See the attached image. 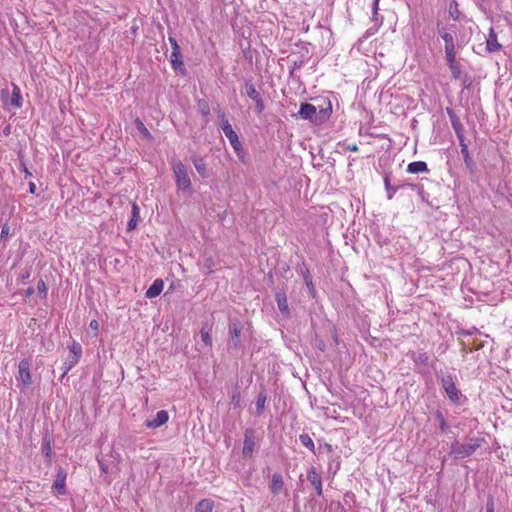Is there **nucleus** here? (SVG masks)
<instances>
[{"mask_svg":"<svg viewBox=\"0 0 512 512\" xmlns=\"http://www.w3.org/2000/svg\"><path fill=\"white\" fill-rule=\"evenodd\" d=\"M331 113L332 105L330 101L326 103L325 107H320L319 109L313 104L302 103L296 116L304 120H309L316 125H320L329 119Z\"/></svg>","mask_w":512,"mask_h":512,"instance_id":"1","label":"nucleus"},{"mask_svg":"<svg viewBox=\"0 0 512 512\" xmlns=\"http://www.w3.org/2000/svg\"><path fill=\"white\" fill-rule=\"evenodd\" d=\"M481 446V439L471 438L466 444L457 441L451 444L450 455L455 459L466 458L472 455Z\"/></svg>","mask_w":512,"mask_h":512,"instance_id":"2","label":"nucleus"},{"mask_svg":"<svg viewBox=\"0 0 512 512\" xmlns=\"http://www.w3.org/2000/svg\"><path fill=\"white\" fill-rule=\"evenodd\" d=\"M219 118L221 119L220 127L224 132L225 136L228 138L231 146L238 153L241 149V143L239 141V137L237 133L233 130L229 120L227 119L224 113L219 114Z\"/></svg>","mask_w":512,"mask_h":512,"instance_id":"3","label":"nucleus"},{"mask_svg":"<svg viewBox=\"0 0 512 512\" xmlns=\"http://www.w3.org/2000/svg\"><path fill=\"white\" fill-rule=\"evenodd\" d=\"M173 171L176 177V185L182 190H189L191 188V181L188 171L181 161L173 163Z\"/></svg>","mask_w":512,"mask_h":512,"instance_id":"4","label":"nucleus"},{"mask_svg":"<svg viewBox=\"0 0 512 512\" xmlns=\"http://www.w3.org/2000/svg\"><path fill=\"white\" fill-rule=\"evenodd\" d=\"M441 385L449 400L453 403H458L460 399V392L457 389L451 374L442 376Z\"/></svg>","mask_w":512,"mask_h":512,"instance_id":"5","label":"nucleus"},{"mask_svg":"<svg viewBox=\"0 0 512 512\" xmlns=\"http://www.w3.org/2000/svg\"><path fill=\"white\" fill-rule=\"evenodd\" d=\"M81 355H82L81 345L77 342H73L72 345L69 346V355H68L66 361L64 362V373L63 374L68 373V371L70 369H72V367H74L78 363Z\"/></svg>","mask_w":512,"mask_h":512,"instance_id":"6","label":"nucleus"},{"mask_svg":"<svg viewBox=\"0 0 512 512\" xmlns=\"http://www.w3.org/2000/svg\"><path fill=\"white\" fill-rule=\"evenodd\" d=\"M1 96L4 104H9L17 108H20L22 106V95L20 92V88L15 84H13V92L11 97L9 96V91L6 89H3L1 91Z\"/></svg>","mask_w":512,"mask_h":512,"instance_id":"7","label":"nucleus"},{"mask_svg":"<svg viewBox=\"0 0 512 512\" xmlns=\"http://www.w3.org/2000/svg\"><path fill=\"white\" fill-rule=\"evenodd\" d=\"M170 62L172 65V68L179 72L182 75L186 74V68L183 62L182 53L180 46L173 47L170 55Z\"/></svg>","mask_w":512,"mask_h":512,"instance_id":"8","label":"nucleus"},{"mask_svg":"<svg viewBox=\"0 0 512 512\" xmlns=\"http://www.w3.org/2000/svg\"><path fill=\"white\" fill-rule=\"evenodd\" d=\"M242 328V324L238 319L234 318L230 320L229 333L231 337V342L235 348L240 347V335L242 332Z\"/></svg>","mask_w":512,"mask_h":512,"instance_id":"9","label":"nucleus"},{"mask_svg":"<svg viewBox=\"0 0 512 512\" xmlns=\"http://www.w3.org/2000/svg\"><path fill=\"white\" fill-rule=\"evenodd\" d=\"M255 448L254 431L247 429L244 433V444L242 454L244 457H251Z\"/></svg>","mask_w":512,"mask_h":512,"instance_id":"10","label":"nucleus"},{"mask_svg":"<svg viewBox=\"0 0 512 512\" xmlns=\"http://www.w3.org/2000/svg\"><path fill=\"white\" fill-rule=\"evenodd\" d=\"M30 366L31 364L27 359H22L18 364L19 379L26 386L32 383Z\"/></svg>","mask_w":512,"mask_h":512,"instance_id":"11","label":"nucleus"},{"mask_svg":"<svg viewBox=\"0 0 512 512\" xmlns=\"http://www.w3.org/2000/svg\"><path fill=\"white\" fill-rule=\"evenodd\" d=\"M307 479L310 481V483L314 486L316 490V494L318 496H321L323 494L322 489V478L320 473L316 470L315 467H311L307 472Z\"/></svg>","mask_w":512,"mask_h":512,"instance_id":"12","label":"nucleus"},{"mask_svg":"<svg viewBox=\"0 0 512 512\" xmlns=\"http://www.w3.org/2000/svg\"><path fill=\"white\" fill-rule=\"evenodd\" d=\"M168 419V412L165 410H160L157 412L154 419L145 421V426L147 428L155 429L165 424L168 421Z\"/></svg>","mask_w":512,"mask_h":512,"instance_id":"13","label":"nucleus"},{"mask_svg":"<svg viewBox=\"0 0 512 512\" xmlns=\"http://www.w3.org/2000/svg\"><path fill=\"white\" fill-rule=\"evenodd\" d=\"M447 113L450 117L451 125L456 133L458 140L465 139L463 132V125L460 122L459 118L456 116L454 111L450 108H447Z\"/></svg>","mask_w":512,"mask_h":512,"instance_id":"14","label":"nucleus"},{"mask_svg":"<svg viewBox=\"0 0 512 512\" xmlns=\"http://www.w3.org/2000/svg\"><path fill=\"white\" fill-rule=\"evenodd\" d=\"M459 146L461 148V154L463 156L466 168L469 171L473 172L474 168H475V163H474L473 159L470 156V153H469V150H468V146H467V144L465 142V139H461L459 141Z\"/></svg>","mask_w":512,"mask_h":512,"instance_id":"15","label":"nucleus"},{"mask_svg":"<svg viewBox=\"0 0 512 512\" xmlns=\"http://www.w3.org/2000/svg\"><path fill=\"white\" fill-rule=\"evenodd\" d=\"M275 300H276V303H277V306H278V309L280 310V312L283 315L289 316L290 310H289L287 296H286L285 292H283V291L276 292Z\"/></svg>","mask_w":512,"mask_h":512,"instance_id":"16","label":"nucleus"},{"mask_svg":"<svg viewBox=\"0 0 512 512\" xmlns=\"http://www.w3.org/2000/svg\"><path fill=\"white\" fill-rule=\"evenodd\" d=\"M486 47L489 52H497L502 49V45L497 40V34L493 28H490L489 35L486 41Z\"/></svg>","mask_w":512,"mask_h":512,"instance_id":"17","label":"nucleus"},{"mask_svg":"<svg viewBox=\"0 0 512 512\" xmlns=\"http://www.w3.org/2000/svg\"><path fill=\"white\" fill-rule=\"evenodd\" d=\"M284 487L283 477L279 473H274L269 484V490L273 495H278Z\"/></svg>","mask_w":512,"mask_h":512,"instance_id":"18","label":"nucleus"},{"mask_svg":"<svg viewBox=\"0 0 512 512\" xmlns=\"http://www.w3.org/2000/svg\"><path fill=\"white\" fill-rule=\"evenodd\" d=\"M65 480H66V472L63 468H59L56 479L54 481L53 487L59 495H63L65 493Z\"/></svg>","mask_w":512,"mask_h":512,"instance_id":"19","label":"nucleus"},{"mask_svg":"<svg viewBox=\"0 0 512 512\" xmlns=\"http://www.w3.org/2000/svg\"><path fill=\"white\" fill-rule=\"evenodd\" d=\"M192 162L194 164L196 171L199 173V175L201 177H203V178L209 177V170H208L206 163L202 157L194 155L192 157Z\"/></svg>","mask_w":512,"mask_h":512,"instance_id":"20","label":"nucleus"},{"mask_svg":"<svg viewBox=\"0 0 512 512\" xmlns=\"http://www.w3.org/2000/svg\"><path fill=\"white\" fill-rule=\"evenodd\" d=\"M52 443L53 438L49 434H46L42 439V452L49 463L52 460Z\"/></svg>","mask_w":512,"mask_h":512,"instance_id":"21","label":"nucleus"},{"mask_svg":"<svg viewBox=\"0 0 512 512\" xmlns=\"http://www.w3.org/2000/svg\"><path fill=\"white\" fill-rule=\"evenodd\" d=\"M163 287H164V282L163 280L161 279H156L152 285L148 288V290L146 291V297L147 298H154L158 295H160V293L162 292L163 290Z\"/></svg>","mask_w":512,"mask_h":512,"instance_id":"22","label":"nucleus"},{"mask_svg":"<svg viewBox=\"0 0 512 512\" xmlns=\"http://www.w3.org/2000/svg\"><path fill=\"white\" fill-rule=\"evenodd\" d=\"M428 171H429L428 166H427L426 162H424V161L411 162L407 166V172L410 174H417V173H423V172H428Z\"/></svg>","mask_w":512,"mask_h":512,"instance_id":"23","label":"nucleus"},{"mask_svg":"<svg viewBox=\"0 0 512 512\" xmlns=\"http://www.w3.org/2000/svg\"><path fill=\"white\" fill-rule=\"evenodd\" d=\"M131 219L128 222L127 229L132 231L137 227L138 220L140 218V209L136 203L132 204Z\"/></svg>","mask_w":512,"mask_h":512,"instance_id":"24","label":"nucleus"},{"mask_svg":"<svg viewBox=\"0 0 512 512\" xmlns=\"http://www.w3.org/2000/svg\"><path fill=\"white\" fill-rule=\"evenodd\" d=\"M245 93L252 101L261 96V93L255 88L252 80L245 82Z\"/></svg>","mask_w":512,"mask_h":512,"instance_id":"25","label":"nucleus"},{"mask_svg":"<svg viewBox=\"0 0 512 512\" xmlns=\"http://www.w3.org/2000/svg\"><path fill=\"white\" fill-rule=\"evenodd\" d=\"M213 502L209 499H203L195 507V512H212Z\"/></svg>","mask_w":512,"mask_h":512,"instance_id":"26","label":"nucleus"},{"mask_svg":"<svg viewBox=\"0 0 512 512\" xmlns=\"http://www.w3.org/2000/svg\"><path fill=\"white\" fill-rule=\"evenodd\" d=\"M267 400V395L265 392H260L256 399V413L257 415H261L265 408V403Z\"/></svg>","mask_w":512,"mask_h":512,"instance_id":"27","label":"nucleus"},{"mask_svg":"<svg viewBox=\"0 0 512 512\" xmlns=\"http://www.w3.org/2000/svg\"><path fill=\"white\" fill-rule=\"evenodd\" d=\"M445 58L447 62H452L456 60V50L454 42L445 44Z\"/></svg>","mask_w":512,"mask_h":512,"instance_id":"28","label":"nucleus"},{"mask_svg":"<svg viewBox=\"0 0 512 512\" xmlns=\"http://www.w3.org/2000/svg\"><path fill=\"white\" fill-rule=\"evenodd\" d=\"M299 441L303 446L307 447L311 452L315 453L314 442L308 434H301L299 436Z\"/></svg>","mask_w":512,"mask_h":512,"instance_id":"29","label":"nucleus"},{"mask_svg":"<svg viewBox=\"0 0 512 512\" xmlns=\"http://www.w3.org/2000/svg\"><path fill=\"white\" fill-rule=\"evenodd\" d=\"M197 109L199 111V113L203 116H208L210 114V107H209V104L206 100L204 99H199L197 101Z\"/></svg>","mask_w":512,"mask_h":512,"instance_id":"30","label":"nucleus"},{"mask_svg":"<svg viewBox=\"0 0 512 512\" xmlns=\"http://www.w3.org/2000/svg\"><path fill=\"white\" fill-rule=\"evenodd\" d=\"M437 30L441 38L444 40L445 44L454 42V37L451 33L447 32L444 27H441L439 24L437 25Z\"/></svg>","mask_w":512,"mask_h":512,"instance_id":"31","label":"nucleus"},{"mask_svg":"<svg viewBox=\"0 0 512 512\" xmlns=\"http://www.w3.org/2000/svg\"><path fill=\"white\" fill-rule=\"evenodd\" d=\"M435 418L439 422V428L442 432H446L449 428L448 423L446 422L443 413L440 410H437L435 412Z\"/></svg>","mask_w":512,"mask_h":512,"instance_id":"32","label":"nucleus"},{"mask_svg":"<svg viewBox=\"0 0 512 512\" xmlns=\"http://www.w3.org/2000/svg\"><path fill=\"white\" fill-rule=\"evenodd\" d=\"M450 70H451V74H452V77L454 79H458L460 77V74H461V67L460 65L456 62V60H453L452 62H447Z\"/></svg>","mask_w":512,"mask_h":512,"instance_id":"33","label":"nucleus"},{"mask_svg":"<svg viewBox=\"0 0 512 512\" xmlns=\"http://www.w3.org/2000/svg\"><path fill=\"white\" fill-rule=\"evenodd\" d=\"M231 404L234 408L241 407V394L238 388H235L231 395Z\"/></svg>","mask_w":512,"mask_h":512,"instance_id":"34","label":"nucleus"},{"mask_svg":"<svg viewBox=\"0 0 512 512\" xmlns=\"http://www.w3.org/2000/svg\"><path fill=\"white\" fill-rule=\"evenodd\" d=\"M201 333V339L202 341L204 342V344L206 346H211L212 345V339H211V336H210V330L206 329V327H203L200 331Z\"/></svg>","mask_w":512,"mask_h":512,"instance_id":"35","label":"nucleus"},{"mask_svg":"<svg viewBox=\"0 0 512 512\" xmlns=\"http://www.w3.org/2000/svg\"><path fill=\"white\" fill-rule=\"evenodd\" d=\"M384 184H385V189L387 190L388 192V199H392L393 198V195L395 194V192L397 191L398 187H393L391 184H390V181H389V177L386 176L384 178Z\"/></svg>","mask_w":512,"mask_h":512,"instance_id":"36","label":"nucleus"},{"mask_svg":"<svg viewBox=\"0 0 512 512\" xmlns=\"http://www.w3.org/2000/svg\"><path fill=\"white\" fill-rule=\"evenodd\" d=\"M255 102V110L258 115H261L265 110V103L262 95L253 100Z\"/></svg>","mask_w":512,"mask_h":512,"instance_id":"37","label":"nucleus"},{"mask_svg":"<svg viewBox=\"0 0 512 512\" xmlns=\"http://www.w3.org/2000/svg\"><path fill=\"white\" fill-rule=\"evenodd\" d=\"M37 290L41 298H46L47 296V287L44 280L40 279L37 283Z\"/></svg>","mask_w":512,"mask_h":512,"instance_id":"38","label":"nucleus"},{"mask_svg":"<svg viewBox=\"0 0 512 512\" xmlns=\"http://www.w3.org/2000/svg\"><path fill=\"white\" fill-rule=\"evenodd\" d=\"M304 64V60L302 57H298L297 59H293L291 61V74L296 70L299 69Z\"/></svg>","mask_w":512,"mask_h":512,"instance_id":"39","label":"nucleus"},{"mask_svg":"<svg viewBox=\"0 0 512 512\" xmlns=\"http://www.w3.org/2000/svg\"><path fill=\"white\" fill-rule=\"evenodd\" d=\"M136 125H137V128L138 130L145 136V137H148L150 138L151 137V134L150 132L148 131V129L145 127V125L139 120L137 119L136 120Z\"/></svg>","mask_w":512,"mask_h":512,"instance_id":"40","label":"nucleus"},{"mask_svg":"<svg viewBox=\"0 0 512 512\" xmlns=\"http://www.w3.org/2000/svg\"><path fill=\"white\" fill-rule=\"evenodd\" d=\"M379 1L380 0H374V2H373V8H372V20L373 21L378 20Z\"/></svg>","mask_w":512,"mask_h":512,"instance_id":"41","label":"nucleus"},{"mask_svg":"<svg viewBox=\"0 0 512 512\" xmlns=\"http://www.w3.org/2000/svg\"><path fill=\"white\" fill-rule=\"evenodd\" d=\"M213 260L211 258H207L204 262V267L206 268V273H211L212 272V267H213Z\"/></svg>","mask_w":512,"mask_h":512,"instance_id":"42","label":"nucleus"},{"mask_svg":"<svg viewBox=\"0 0 512 512\" xmlns=\"http://www.w3.org/2000/svg\"><path fill=\"white\" fill-rule=\"evenodd\" d=\"M304 278H305V283L308 287H313L312 285V278L310 276V273L309 271L306 269V273L304 275Z\"/></svg>","mask_w":512,"mask_h":512,"instance_id":"43","label":"nucleus"},{"mask_svg":"<svg viewBox=\"0 0 512 512\" xmlns=\"http://www.w3.org/2000/svg\"><path fill=\"white\" fill-rule=\"evenodd\" d=\"M486 512H494V502L492 499L487 501Z\"/></svg>","mask_w":512,"mask_h":512,"instance_id":"44","label":"nucleus"},{"mask_svg":"<svg viewBox=\"0 0 512 512\" xmlns=\"http://www.w3.org/2000/svg\"><path fill=\"white\" fill-rule=\"evenodd\" d=\"M455 10H452V7L450 8V15L453 17V19H458L459 11L457 9V4L455 3Z\"/></svg>","mask_w":512,"mask_h":512,"instance_id":"45","label":"nucleus"},{"mask_svg":"<svg viewBox=\"0 0 512 512\" xmlns=\"http://www.w3.org/2000/svg\"><path fill=\"white\" fill-rule=\"evenodd\" d=\"M418 359H419V361H421L422 363L426 364V363H427V361H428V356H427V354H426V353H421V354H419Z\"/></svg>","mask_w":512,"mask_h":512,"instance_id":"46","label":"nucleus"},{"mask_svg":"<svg viewBox=\"0 0 512 512\" xmlns=\"http://www.w3.org/2000/svg\"><path fill=\"white\" fill-rule=\"evenodd\" d=\"M346 149L349 151L357 152L359 148H358L357 144L354 143V144H348L346 146Z\"/></svg>","mask_w":512,"mask_h":512,"instance_id":"47","label":"nucleus"},{"mask_svg":"<svg viewBox=\"0 0 512 512\" xmlns=\"http://www.w3.org/2000/svg\"><path fill=\"white\" fill-rule=\"evenodd\" d=\"M89 327L93 330H97L98 327H99V324H98V321L97 320H92L89 324Z\"/></svg>","mask_w":512,"mask_h":512,"instance_id":"48","label":"nucleus"},{"mask_svg":"<svg viewBox=\"0 0 512 512\" xmlns=\"http://www.w3.org/2000/svg\"><path fill=\"white\" fill-rule=\"evenodd\" d=\"M29 192L31 194H35L36 193V185H35V183H33V182L29 183Z\"/></svg>","mask_w":512,"mask_h":512,"instance_id":"49","label":"nucleus"},{"mask_svg":"<svg viewBox=\"0 0 512 512\" xmlns=\"http://www.w3.org/2000/svg\"><path fill=\"white\" fill-rule=\"evenodd\" d=\"M168 40H169V42H170V44H171V47H172V48H173V47H176V46H179V45H178V43H177V41H176V39H175L174 37H171V36H170V37L168 38Z\"/></svg>","mask_w":512,"mask_h":512,"instance_id":"50","label":"nucleus"},{"mask_svg":"<svg viewBox=\"0 0 512 512\" xmlns=\"http://www.w3.org/2000/svg\"><path fill=\"white\" fill-rule=\"evenodd\" d=\"M33 293H34V288L29 287V288L26 290V292H25V296H26V297H30Z\"/></svg>","mask_w":512,"mask_h":512,"instance_id":"51","label":"nucleus"},{"mask_svg":"<svg viewBox=\"0 0 512 512\" xmlns=\"http://www.w3.org/2000/svg\"><path fill=\"white\" fill-rule=\"evenodd\" d=\"M317 347L321 350V351H324L325 349V344L323 343V341H319L317 343Z\"/></svg>","mask_w":512,"mask_h":512,"instance_id":"52","label":"nucleus"},{"mask_svg":"<svg viewBox=\"0 0 512 512\" xmlns=\"http://www.w3.org/2000/svg\"><path fill=\"white\" fill-rule=\"evenodd\" d=\"M8 230H9V227L8 226H3L2 228V231H1V236H3L4 234H7L8 233Z\"/></svg>","mask_w":512,"mask_h":512,"instance_id":"53","label":"nucleus"},{"mask_svg":"<svg viewBox=\"0 0 512 512\" xmlns=\"http://www.w3.org/2000/svg\"><path fill=\"white\" fill-rule=\"evenodd\" d=\"M326 447H327V450H329V451H331V450H332V447H331V445H329V444H326Z\"/></svg>","mask_w":512,"mask_h":512,"instance_id":"54","label":"nucleus"},{"mask_svg":"<svg viewBox=\"0 0 512 512\" xmlns=\"http://www.w3.org/2000/svg\"><path fill=\"white\" fill-rule=\"evenodd\" d=\"M25 173L27 176H31V173L27 169H25Z\"/></svg>","mask_w":512,"mask_h":512,"instance_id":"55","label":"nucleus"},{"mask_svg":"<svg viewBox=\"0 0 512 512\" xmlns=\"http://www.w3.org/2000/svg\"><path fill=\"white\" fill-rule=\"evenodd\" d=\"M29 277V273H26L25 275H23V278H28Z\"/></svg>","mask_w":512,"mask_h":512,"instance_id":"56","label":"nucleus"}]
</instances>
